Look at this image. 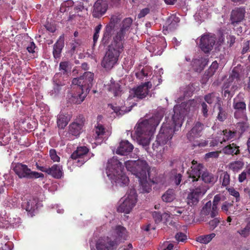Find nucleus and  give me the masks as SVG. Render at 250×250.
I'll return each mask as SVG.
<instances>
[{"instance_id": "nucleus-1", "label": "nucleus", "mask_w": 250, "mask_h": 250, "mask_svg": "<svg viewBox=\"0 0 250 250\" xmlns=\"http://www.w3.org/2000/svg\"><path fill=\"white\" fill-rule=\"evenodd\" d=\"M121 20L120 15H112L103 31L101 44L107 46V50L101 65L106 70H111L117 63L124 50L125 41L130 32L132 19L126 18L117 26Z\"/></svg>"}, {"instance_id": "nucleus-2", "label": "nucleus", "mask_w": 250, "mask_h": 250, "mask_svg": "<svg viewBox=\"0 0 250 250\" xmlns=\"http://www.w3.org/2000/svg\"><path fill=\"white\" fill-rule=\"evenodd\" d=\"M94 74L91 72H84L82 76L79 78H75L72 80V83L77 85V93L75 94L73 97V102L76 104H80L83 102L87 94L89 93L93 85Z\"/></svg>"}, {"instance_id": "nucleus-3", "label": "nucleus", "mask_w": 250, "mask_h": 250, "mask_svg": "<svg viewBox=\"0 0 250 250\" xmlns=\"http://www.w3.org/2000/svg\"><path fill=\"white\" fill-rule=\"evenodd\" d=\"M174 131L173 126L170 123H163L155 142L152 144L153 149L160 154H163L167 149V146L165 145L170 144Z\"/></svg>"}, {"instance_id": "nucleus-4", "label": "nucleus", "mask_w": 250, "mask_h": 250, "mask_svg": "<svg viewBox=\"0 0 250 250\" xmlns=\"http://www.w3.org/2000/svg\"><path fill=\"white\" fill-rule=\"evenodd\" d=\"M116 233L118 238L112 239L109 237H100L97 241L96 248L97 250H115L117 249L119 241L125 240L127 238L126 229L120 225L115 228Z\"/></svg>"}, {"instance_id": "nucleus-5", "label": "nucleus", "mask_w": 250, "mask_h": 250, "mask_svg": "<svg viewBox=\"0 0 250 250\" xmlns=\"http://www.w3.org/2000/svg\"><path fill=\"white\" fill-rule=\"evenodd\" d=\"M162 118V116L157 113L151 118L140 122L135 131L137 136L141 137L142 135L152 136Z\"/></svg>"}, {"instance_id": "nucleus-6", "label": "nucleus", "mask_w": 250, "mask_h": 250, "mask_svg": "<svg viewBox=\"0 0 250 250\" xmlns=\"http://www.w3.org/2000/svg\"><path fill=\"white\" fill-rule=\"evenodd\" d=\"M125 165L126 169L138 178H145L147 174L149 175L150 167L145 160H128L125 162Z\"/></svg>"}, {"instance_id": "nucleus-7", "label": "nucleus", "mask_w": 250, "mask_h": 250, "mask_svg": "<svg viewBox=\"0 0 250 250\" xmlns=\"http://www.w3.org/2000/svg\"><path fill=\"white\" fill-rule=\"evenodd\" d=\"M137 202V193L134 188H130L126 193V197L117 208L119 212L129 213Z\"/></svg>"}, {"instance_id": "nucleus-8", "label": "nucleus", "mask_w": 250, "mask_h": 250, "mask_svg": "<svg viewBox=\"0 0 250 250\" xmlns=\"http://www.w3.org/2000/svg\"><path fill=\"white\" fill-rule=\"evenodd\" d=\"M13 170L20 178L37 179L44 177L42 173L32 171L27 165L22 163H17Z\"/></svg>"}, {"instance_id": "nucleus-9", "label": "nucleus", "mask_w": 250, "mask_h": 250, "mask_svg": "<svg viewBox=\"0 0 250 250\" xmlns=\"http://www.w3.org/2000/svg\"><path fill=\"white\" fill-rule=\"evenodd\" d=\"M208 187L201 184L197 188L193 189L187 196V203L190 206H194L199 203V199L207 192Z\"/></svg>"}, {"instance_id": "nucleus-10", "label": "nucleus", "mask_w": 250, "mask_h": 250, "mask_svg": "<svg viewBox=\"0 0 250 250\" xmlns=\"http://www.w3.org/2000/svg\"><path fill=\"white\" fill-rule=\"evenodd\" d=\"M89 151V149L86 146H79L72 153L71 158L76 161L77 166L80 167L90 159Z\"/></svg>"}, {"instance_id": "nucleus-11", "label": "nucleus", "mask_w": 250, "mask_h": 250, "mask_svg": "<svg viewBox=\"0 0 250 250\" xmlns=\"http://www.w3.org/2000/svg\"><path fill=\"white\" fill-rule=\"evenodd\" d=\"M124 170L122 163L119 161L117 157H113L108 160L106 171L108 177L112 178L113 175H119Z\"/></svg>"}, {"instance_id": "nucleus-12", "label": "nucleus", "mask_w": 250, "mask_h": 250, "mask_svg": "<svg viewBox=\"0 0 250 250\" xmlns=\"http://www.w3.org/2000/svg\"><path fill=\"white\" fill-rule=\"evenodd\" d=\"M152 85L150 82L142 83L140 85L132 89L133 97L139 100L145 98L148 95Z\"/></svg>"}, {"instance_id": "nucleus-13", "label": "nucleus", "mask_w": 250, "mask_h": 250, "mask_svg": "<svg viewBox=\"0 0 250 250\" xmlns=\"http://www.w3.org/2000/svg\"><path fill=\"white\" fill-rule=\"evenodd\" d=\"M192 166L187 171L188 180L192 182H197L201 177L203 165L202 164H198L194 160L191 162Z\"/></svg>"}, {"instance_id": "nucleus-14", "label": "nucleus", "mask_w": 250, "mask_h": 250, "mask_svg": "<svg viewBox=\"0 0 250 250\" xmlns=\"http://www.w3.org/2000/svg\"><path fill=\"white\" fill-rule=\"evenodd\" d=\"M85 122L84 118L82 115H80L79 117L69 125L68 132L69 134L78 137L83 132V127Z\"/></svg>"}, {"instance_id": "nucleus-15", "label": "nucleus", "mask_w": 250, "mask_h": 250, "mask_svg": "<svg viewBox=\"0 0 250 250\" xmlns=\"http://www.w3.org/2000/svg\"><path fill=\"white\" fill-rule=\"evenodd\" d=\"M232 106L235 110L234 117L236 119H239L243 116L246 112V104L242 98L241 100L239 98V95L233 99Z\"/></svg>"}, {"instance_id": "nucleus-16", "label": "nucleus", "mask_w": 250, "mask_h": 250, "mask_svg": "<svg viewBox=\"0 0 250 250\" xmlns=\"http://www.w3.org/2000/svg\"><path fill=\"white\" fill-rule=\"evenodd\" d=\"M215 43V37L209 34H204L202 36L199 47L206 53L209 52L213 48Z\"/></svg>"}, {"instance_id": "nucleus-17", "label": "nucleus", "mask_w": 250, "mask_h": 250, "mask_svg": "<svg viewBox=\"0 0 250 250\" xmlns=\"http://www.w3.org/2000/svg\"><path fill=\"white\" fill-rule=\"evenodd\" d=\"M108 9L106 0H97L94 4L92 16L94 18H100L105 14Z\"/></svg>"}, {"instance_id": "nucleus-18", "label": "nucleus", "mask_w": 250, "mask_h": 250, "mask_svg": "<svg viewBox=\"0 0 250 250\" xmlns=\"http://www.w3.org/2000/svg\"><path fill=\"white\" fill-rule=\"evenodd\" d=\"M181 106H175L173 109L174 114L172 117V123L170 125L174 127H181L183 124V120L184 117V111L181 110Z\"/></svg>"}, {"instance_id": "nucleus-19", "label": "nucleus", "mask_w": 250, "mask_h": 250, "mask_svg": "<svg viewBox=\"0 0 250 250\" xmlns=\"http://www.w3.org/2000/svg\"><path fill=\"white\" fill-rule=\"evenodd\" d=\"M204 128V125L199 122H196L192 129L187 135L188 139L190 142H192L195 139L201 136V133Z\"/></svg>"}, {"instance_id": "nucleus-20", "label": "nucleus", "mask_w": 250, "mask_h": 250, "mask_svg": "<svg viewBox=\"0 0 250 250\" xmlns=\"http://www.w3.org/2000/svg\"><path fill=\"white\" fill-rule=\"evenodd\" d=\"M245 9L244 7H237L231 12L230 21L233 25L241 21L245 16Z\"/></svg>"}, {"instance_id": "nucleus-21", "label": "nucleus", "mask_w": 250, "mask_h": 250, "mask_svg": "<svg viewBox=\"0 0 250 250\" xmlns=\"http://www.w3.org/2000/svg\"><path fill=\"white\" fill-rule=\"evenodd\" d=\"M223 135H224V137L222 140L220 139H218L217 140L215 139L212 141L210 143L211 146H217L218 144L220 143V144H222L223 142H225L226 141H229L231 139H233L235 138L236 135V131H232L230 129H226L223 130L222 131Z\"/></svg>"}, {"instance_id": "nucleus-22", "label": "nucleus", "mask_w": 250, "mask_h": 250, "mask_svg": "<svg viewBox=\"0 0 250 250\" xmlns=\"http://www.w3.org/2000/svg\"><path fill=\"white\" fill-rule=\"evenodd\" d=\"M133 148V146L127 140H122L116 150V153L125 155L131 152Z\"/></svg>"}, {"instance_id": "nucleus-23", "label": "nucleus", "mask_w": 250, "mask_h": 250, "mask_svg": "<svg viewBox=\"0 0 250 250\" xmlns=\"http://www.w3.org/2000/svg\"><path fill=\"white\" fill-rule=\"evenodd\" d=\"M64 37L62 35L60 36L57 42L53 45V54L55 59L60 58L62 48L64 47Z\"/></svg>"}, {"instance_id": "nucleus-24", "label": "nucleus", "mask_w": 250, "mask_h": 250, "mask_svg": "<svg viewBox=\"0 0 250 250\" xmlns=\"http://www.w3.org/2000/svg\"><path fill=\"white\" fill-rule=\"evenodd\" d=\"M47 173L54 178L60 179L63 174L62 166L55 164L51 167H48Z\"/></svg>"}, {"instance_id": "nucleus-25", "label": "nucleus", "mask_w": 250, "mask_h": 250, "mask_svg": "<svg viewBox=\"0 0 250 250\" xmlns=\"http://www.w3.org/2000/svg\"><path fill=\"white\" fill-rule=\"evenodd\" d=\"M208 62V59L203 57L194 59L192 62L194 70L197 72H200L207 65Z\"/></svg>"}, {"instance_id": "nucleus-26", "label": "nucleus", "mask_w": 250, "mask_h": 250, "mask_svg": "<svg viewBox=\"0 0 250 250\" xmlns=\"http://www.w3.org/2000/svg\"><path fill=\"white\" fill-rule=\"evenodd\" d=\"M180 19L176 15H171L167 19L166 22V27L167 30L173 31L177 28Z\"/></svg>"}, {"instance_id": "nucleus-27", "label": "nucleus", "mask_w": 250, "mask_h": 250, "mask_svg": "<svg viewBox=\"0 0 250 250\" xmlns=\"http://www.w3.org/2000/svg\"><path fill=\"white\" fill-rule=\"evenodd\" d=\"M70 120V117L68 114L60 113L57 116L58 127L60 129H64Z\"/></svg>"}, {"instance_id": "nucleus-28", "label": "nucleus", "mask_w": 250, "mask_h": 250, "mask_svg": "<svg viewBox=\"0 0 250 250\" xmlns=\"http://www.w3.org/2000/svg\"><path fill=\"white\" fill-rule=\"evenodd\" d=\"M22 206L27 211L33 212L38 208V200L35 198H30L22 204Z\"/></svg>"}, {"instance_id": "nucleus-29", "label": "nucleus", "mask_w": 250, "mask_h": 250, "mask_svg": "<svg viewBox=\"0 0 250 250\" xmlns=\"http://www.w3.org/2000/svg\"><path fill=\"white\" fill-rule=\"evenodd\" d=\"M119 175H112L113 179H115L116 184L120 186H127L129 183V179L122 170V173Z\"/></svg>"}, {"instance_id": "nucleus-30", "label": "nucleus", "mask_w": 250, "mask_h": 250, "mask_svg": "<svg viewBox=\"0 0 250 250\" xmlns=\"http://www.w3.org/2000/svg\"><path fill=\"white\" fill-rule=\"evenodd\" d=\"M105 128L104 125L98 123L93 129V137L95 140H101L105 133Z\"/></svg>"}, {"instance_id": "nucleus-31", "label": "nucleus", "mask_w": 250, "mask_h": 250, "mask_svg": "<svg viewBox=\"0 0 250 250\" xmlns=\"http://www.w3.org/2000/svg\"><path fill=\"white\" fill-rule=\"evenodd\" d=\"M182 175L178 173L176 169H173L170 172V180L171 182L176 186L180 184L182 181Z\"/></svg>"}, {"instance_id": "nucleus-32", "label": "nucleus", "mask_w": 250, "mask_h": 250, "mask_svg": "<svg viewBox=\"0 0 250 250\" xmlns=\"http://www.w3.org/2000/svg\"><path fill=\"white\" fill-rule=\"evenodd\" d=\"M239 148V147L235 144L232 143L224 147L223 151L226 154L237 155L240 153Z\"/></svg>"}, {"instance_id": "nucleus-33", "label": "nucleus", "mask_w": 250, "mask_h": 250, "mask_svg": "<svg viewBox=\"0 0 250 250\" xmlns=\"http://www.w3.org/2000/svg\"><path fill=\"white\" fill-rule=\"evenodd\" d=\"M108 90L112 93L115 97L121 96L122 90L121 85L118 83H111L108 86Z\"/></svg>"}, {"instance_id": "nucleus-34", "label": "nucleus", "mask_w": 250, "mask_h": 250, "mask_svg": "<svg viewBox=\"0 0 250 250\" xmlns=\"http://www.w3.org/2000/svg\"><path fill=\"white\" fill-rule=\"evenodd\" d=\"M176 198L175 191L173 189H168L162 196L163 201L166 203L172 202Z\"/></svg>"}, {"instance_id": "nucleus-35", "label": "nucleus", "mask_w": 250, "mask_h": 250, "mask_svg": "<svg viewBox=\"0 0 250 250\" xmlns=\"http://www.w3.org/2000/svg\"><path fill=\"white\" fill-rule=\"evenodd\" d=\"M138 180L141 186V192L149 193L151 190V188L147 181V176L145 178H138Z\"/></svg>"}, {"instance_id": "nucleus-36", "label": "nucleus", "mask_w": 250, "mask_h": 250, "mask_svg": "<svg viewBox=\"0 0 250 250\" xmlns=\"http://www.w3.org/2000/svg\"><path fill=\"white\" fill-rule=\"evenodd\" d=\"M202 180L206 183L213 185L217 181V178L213 174L208 171H205L202 173Z\"/></svg>"}, {"instance_id": "nucleus-37", "label": "nucleus", "mask_w": 250, "mask_h": 250, "mask_svg": "<svg viewBox=\"0 0 250 250\" xmlns=\"http://www.w3.org/2000/svg\"><path fill=\"white\" fill-rule=\"evenodd\" d=\"M230 175L227 171L221 170L219 181L224 187L227 188L230 184Z\"/></svg>"}, {"instance_id": "nucleus-38", "label": "nucleus", "mask_w": 250, "mask_h": 250, "mask_svg": "<svg viewBox=\"0 0 250 250\" xmlns=\"http://www.w3.org/2000/svg\"><path fill=\"white\" fill-rule=\"evenodd\" d=\"M212 211L211 202L209 201L206 203L202 208L201 210L200 215L202 217L209 215V217L211 218H214L215 216H212L211 215Z\"/></svg>"}, {"instance_id": "nucleus-39", "label": "nucleus", "mask_w": 250, "mask_h": 250, "mask_svg": "<svg viewBox=\"0 0 250 250\" xmlns=\"http://www.w3.org/2000/svg\"><path fill=\"white\" fill-rule=\"evenodd\" d=\"M10 140L9 132H6V130L1 128L0 129V145L4 146L8 144Z\"/></svg>"}, {"instance_id": "nucleus-40", "label": "nucleus", "mask_w": 250, "mask_h": 250, "mask_svg": "<svg viewBox=\"0 0 250 250\" xmlns=\"http://www.w3.org/2000/svg\"><path fill=\"white\" fill-rule=\"evenodd\" d=\"M219 93L213 92L206 95L204 96V100L208 104H211L214 103L217 99H219Z\"/></svg>"}, {"instance_id": "nucleus-41", "label": "nucleus", "mask_w": 250, "mask_h": 250, "mask_svg": "<svg viewBox=\"0 0 250 250\" xmlns=\"http://www.w3.org/2000/svg\"><path fill=\"white\" fill-rule=\"evenodd\" d=\"M244 166V162L238 160L230 163L229 165V168L234 172H237L241 169Z\"/></svg>"}, {"instance_id": "nucleus-42", "label": "nucleus", "mask_w": 250, "mask_h": 250, "mask_svg": "<svg viewBox=\"0 0 250 250\" xmlns=\"http://www.w3.org/2000/svg\"><path fill=\"white\" fill-rule=\"evenodd\" d=\"M9 228L12 227L13 228H19L21 223V219L19 217L12 216V217L8 216Z\"/></svg>"}, {"instance_id": "nucleus-43", "label": "nucleus", "mask_w": 250, "mask_h": 250, "mask_svg": "<svg viewBox=\"0 0 250 250\" xmlns=\"http://www.w3.org/2000/svg\"><path fill=\"white\" fill-rule=\"evenodd\" d=\"M221 200L220 196L219 195H216L213 198L212 206L211 215L212 216H217L218 214V204Z\"/></svg>"}, {"instance_id": "nucleus-44", "label": "nucleus", "mask_w": 250, "mask_h": 250, "mask_svg": "<svg viewBox=\"0 0 250 250\" xmlns=\"http://www.w3.org/2000/svg\"><path fill=\"white\" fill-rule=\"evenodd\" d=\"M214 233H212L208 235L200 236L198 237L197 241L204 244H208L215 236Z\"/></svg>"}, {"instance_id": "nucleus-45", "label": "nucleus", "mask_w": 250, "mask_h": 250, "mask_svg": "<svg viewBox=\"0 0 250 250\" xmlns=\"http://www.w3.org/2000/svg\"><path fill=\"white\" fill-rule=\"evenodd\" d=\"M59 70L63 75H68L70 72L69 62H61L59 65Z\"/></svg>"}, {"instance_id": "nucleus-46", "label": "nucleus", "mask_w": 250, "mask_h": 250, "mask_svg": "<svg viewBox=\"0 0 250 250\" xmlns=\"http://www.w3.org/2000/svg\"><path fill=\"white\" fill-rule=\"evenodd\" d=\"M151 136L142 135L141 137L137 136L139 144L143 146H147L149 145L150 138Z\"/></svg>"}, {"instance_id": "nucleus-47", "label": "nucleus", "mask_w": 250, "mask_h": 250, "mask_svg": "<svg viewBox=\"0 0 250 250\" xmlns=\"http://www.w3.org/2000/svg\"><path fill=\"white\" fill-rule=\"evenodd\" d=\"M237 232L242 236L245 238L248 237L250 234V220L248 221L243 229L239 230Z\"/></svg>"}, {"instance_id": "nucleus-48", "label": "nucleus", "mask_w": 250, "mask_h": 250, "mask_svg": "<svg viewBox=\"0 0 250 250\" xmlns=\"http://www.w3.org/2000/svg\"><path fill=\"white\" fill-rule=\"evenodd\" d=\"M135 75L138 79L143 80L145 77L148 76V69L146 67H144L141 71L136 72Z\"/></svg>"}, {"instance_id": "nucleus-49", "label": "nucleus", "mask_w": 250, "mask_h": 250, "mask_svg": "<svg viewBox=\"0 0 250 250\" xmlns=\"http://www.w3.org/2000/svg\"><path fill=\"white\" fill-rule=\"evenodd\" d=\"M102 28L101 23H99L94 28V32L93 35V45H95L97 42L100 36V32Z\"/></svg>"}, {"instance_id": "nucleus-50", "label": "nucleus", "mask_w": 250, "mask_h": 250, "mask_svg": "<svg viewBox=\"0 0 250 250\" xmlns=\"http://www.w3.org/2000/svg\"><path fill=\"white\" fill-rule=\"evenodd\" d=\"M8 216L6 215H4L3 216L0 215V228L8 229Z\"/></svg>"}, {"instance_id": "nucleus-51", "label": "nucleus", "mask_w": 250, "mask_h": 250, "mask_svg": "<svg viewBox=\"0 0 250 250\" xmlns=\"http://www.w3.org/2000/svg\"><path fill=\"white\" fill-rule=\"evenodd\" d=\"M213 218V219L208 222L209 229L211 230L214 229L220 222V218L219 217H215Z\"/></svg>"}, {"instance_id": "nucleus-52", "label": "nucleus", "mask_w": 250, "mask_h": 250, "mask_svg": "<svg viewBox=\"0 0 250 250\" xmlns=\"http://www.w3.org/2000/svg\"><path fill=\"white\" fill-rule=\"evenodd\" d=\"M62 86H63V85L62 84L55 83L53 86V89L50 92V95L54 97L58 95L60 93Z\"/></svg>"}, {"instance_id": "nucleus-53", "label": "nucleus", "mask_w": 250, "mask_h": 250, "mask_svg": "<svg viewBox=\"0 0 250 250\" xmlns=\"http://www.w3.org/2000/svg\"><path fill=\"white\" fill-rule=\"evenodd\" d=\"M239 73L236 70L233 69V70L232 71L231 74L230 75L229 79L228 80V83H230L235 79H236V81H238L239 79Z\"/></svg>"}, {"instance_id": "nucleus-54", "label": "nucleus", "mask_w": 250, "mask_h": 250, "mask_svg": "<svg viewBox=\"0 0 250 250\" xmlns=\"http://www.w3.org/2000/svg\"><path fill=\"white\" fill-rule=\"evenodd\" d=\"M219 112L217 115V119L221 122L225 121L227 117V113L224 109L218 110Z\"/></svg>"}, {"instance_id": "nucleus-55", "label": "nucleus", "mask_w": 250, "mask_h": 250, "mask_svg": "<svg viewBox=\"0 0 250 250\" xmlns=\"http://www.w3.org/2000/svg\"><path fill=\"white\" fill-rule=\"evenodd\" d=\"M112 108L114 110V111L117 114H119L120 115L124 114L125 113L128 112L131 110V107H129V109L127 110H125L124 107H117V106H114L112 105Z\"/></svg>"}, {"instance_id": "nucleus-56", "label": "nucleus", "mask_w": 250, "mask_h": 250, "mask_svg": "<svg viewBox=\"0 0 250 250\" xmlns=\"http://www.w3.org/2000/svg\"><path fill=\"white\" fill-rule=\"evenodd\" d=\"M49 155L50 158L54 162H59L60 157L57 155L56 150L55 149H51L49 150Z\"/></svg>"}, {"instance_id": "nucleus-57", "label": "nucleus", "mask_w": 250, "mask_h": 250, "mask_svg": "<svg viewBox=\"0 0 250 250\" xmlns=\"http://www.w3.org/2000/svg\"><path fill=\"white\" fill-rule=\"evenodd\" d=\"M229 83L227 82L224 83V95L225 97H228V98L230 99L232 97V94L231 93L230 91L229 90V88L230 86Z\"/></svg>"}, {"instance_id": "nucleus-58", "label": "nucleus", "mask_w": 250, "mask_h": 250, "mask_svg": "<svg viewBox=\"0 0 250 250\" xmlns=\"http://www.w3.org/2000/svg\"><path fill=\"white\" fill-rule=\"evenodd\" d=\"M237 127H238L239 131L241 134H243L244 132L247 131L249 126L247 123L245 122L239 123L237 124Z\"/></svg>"}, {"instance_id": "nucleus-59", "label": "nucleus", "mask_w": 250, "mask_h": 250, "mask_svg": "<svg viewBox=\"0 0 250 250\" xmlns=\"http://www.w3.org/2000/svg\"><path fill=\"white\" fill-rule=\"evenodd\" d=\"M152 216L156 223L158 224L161 222L162 219V215L160 212L154 211L152 213Z\"/></svg>"}, {"instance_id": "nucleus-60", "label": "nucleus", "mask_w": 250, "mask_h": 250, "mask_svg": "<svg viewBox=\"0 0 250 250\" xmlns=\"http://www.w3.org/2000/svg\"><path fill=\"white\" fill-rule=\"evenodd\" d=\"M227 189H228L229 193L235 197L236 198V201H238L239 200V196L240 194L239 192H238L237 190H236L234 188H226Z\"/></svg>"}, {"instance_id": "nucleus-61", "label": "nucleus", "mask_w": 250, "mask_h": 250, "mask_svg": "<svg viewBox=\"0 0 250 250\" xmlns=\"http://www.w3.org/2000/svg\"><path fill=\"white\" fill-rule=\"evenodd\" d=\"M73 42L71 45V52L73 53L75 52L76 48L81 44V42L79 40H75Z\"/></svg>"}, {"instance_id": "nucleus-62", "label": "nucleus", "mask_w": 250, "mask_h": 250, "mask_svg": "<svg viewBox=\"0 0 250 250\" xmlns=\"http://www.w3.org/2000/svg\"><path fill=\"white\" fill-rule=\"evenodd\" d=\"M202 106V113L204 117L207 118L208 116V105L205 103L203 102L201 104Z\"/></svg>"}, {"instance_id": "nucleus-63", "label": "nucleus", "mask_w": 250, "mask_h": 250, "mask_svg": "<svg viewBox=\"0 0 250 250\" xmlns=\"http://www.w3.org/2000/svg\"><path fill=\"white\" fill-rule=\"evenodd\" d=\"M195 90V88L192 84H189L187 88V90L185 92L186 96H190L192 95L193 91Z\"/></svg>"}, {"instance_id": "nucleus-64", "label": "nucleus", "mask_w": 250, "mask_h": 250, "mask_svg": "<svg viewBox=\"0 0 250 250\" xmlns=\"http://www.w3.org/2000/svg\"><path fill=\"white\" fill-rule=\"evenodd\" d=\"M184 209L183 208L174 207L173 209L171 210V214L173 215L182 214Z\"/></svg>"}]
</instances>
